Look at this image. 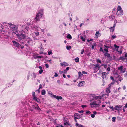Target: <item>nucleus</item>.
<instances>
[{
    "mask_svg": "<svg viewBox=\"0 0 127 127\" xmlns=\"http://www.w3.org/2000/svg\"><path fill=\"white\" fill-rule=\"evenodd\" d=\"M23 32L22 31L15 33L18 38L17 41L20 43L15 41H13L12 42L14 45L17 47L19 48L21 46L20 44H24L25 43L26 41L25 40L27 36L26 35L23 34Z\"/></svg>",
    "mask_w": 127,
    "mask_h": 127,
    "instance_id": "obj_1",
    "label": "nucleus"
},
{
    "mask_svg": "<svg viewBox=\"0 0 127 127\" xmlns=\"http://www.w3.org/2000/svg\"><path fill=\"white\" fill-rule=\"evenodd\" d=\"M42 11L40 10L37 13L36 17L35 18V19L36 20V21H39L40 19L42 17Z\"/></svg>",
    "mask_w": 127,
    "mask_h": 127,
    "instance_id": "obj_2",
    "label": "nucleus"
},
{
    "mask_svg": "<svg viewBox=\"0 0 127 127\" xmlns=\"http://www.w3.org/2000/svg\"><path fill=\"white\" fill-rule=\"evenodd\" d=\"M118 69L119 70H120V72L121 73H124L126 71V68L124 67L123 68L122 66H121L118 67Z\"/></svg>",
    "mask_w": 127,
    "mask_h": 127,
    "instance_id": "obj_3",
    "label": "nucleus"
},
{
    "mask_svg": "<svg viewBox=\"0 0 127 127\" xmlns=\"http://www.w3.org/2000/svg\"><path fill=\"white\" fill-rule=\"evenodd\" d=\"M90 105L92 107H96L99 106V105L97 104L96 102L94 101L93 103L90 104Z\"/></svg>",
    "mask_w": 127,
    "mask_h": 127,
    "instance_id": "obj_4",
    "label": "nucleus"
},
{
    "mask_svg": "<svg viewBox=\"0 0 127 127\" xmlns=\"http://www.w3.org/2000/svg\"><path fill=\"white\" fill-rule=\"evenodd\" d=\"M51 97L56 98L58 100H61L62 99V97L61 96H56L55 95H53L51 96Z\"/></svg>",
    "mask_w": 127,
    "mask_h": 127,
    "instance_id": "obj_5",
    "label": "nucleus"
},
{
    "mask_svg": "<svg viewBox=\"0 0 127 127\" xmlns=\"http://www.w3.org/2000/svg\"><path fill=\"white\" fill-rule=\"evenodd\" d=\"M122 106L121 105L115 106V107L112 109V110L113 111H114V110L119 111L121 108Z\"/></svg>",
    "mask_w": 127,
    "mask_h": 127,
    "instance_id": "obj_6",
    "label": "nucleus"
},
{
    "mask_svg": "<svg viewBox=\"0 0 127 127\" xmlns=\"http://www.w3.org/2000/svg\"><path fill=\"white\" fill-rule=\"evenodd\" d=\"M94 98L95 99H100L102 98L103 97L100 96H96L94 95L93 96Z\"/></svg>",
    "mask_w": 127,
    "mask_h": 127,
    "instance_id": "obj_7",
    "label": "nucleus"
},
{
    "mask_svg": "<svg viewBox=\"0 0 127 127\" xmlns=\"http://www.w3.org/2000/svg\"><path fill=\"white\" fill-rule=\"evenodd\" d=\"M111 88V84H109L108 87L106 89V92L107 93H109L110 92V89Z\"/></svg>",
    "mask_w": 127,
    "mask_h": 127,
    "instance_id": "obj_8",
    "label": "nucleus"
},
{
    "mask_svg": "<svg viewBox=\"0 0 127 127\" xmlns=\"http://www.w3.org/2000/svg\"><path fill=\"white\" fill-rule=\"evenodd\" d=\"M33 29L37 31H39L41 29V28L38 26H34L33 27Z\"/></svg>",
    "mask_w": 127,
    "mask_h": 127,
    "instance_id": "obj_9",
    "label": "nucleus"
},
{
    "mask_svg": "<svg viewBox=\"0 0 127 127\" xmlns=\"http://www.w3.org/2000/svg\"><path fill=\"white\" fill-rule=\"evenodd\" d=\"M33 99L34 101L37 102L38 103H41L40 99L36 97H33Z\"/></svg>",
    "mask_w": 127,
    "mask_h": 127,
    "instance_id": "obj_10",
    "label": "nucleus"
},
{
    "mask_svg": "<svg viewBox=\"0 0 127 127\" xmlns=\"http://www.w3.org/2000/svg\"><path fill=\"white\" fill-rule=\"evenodd\" d=\"M106 72H103L102 73V77L104 79H106Z\"/></svg>",
    "mask_w": 127,
    "mask_h": 127,
    "instance_id": "obj_11",
    "label": "nucleus"
},
{
    "mask_svg": "<svg viewBox=\"0 0 127 127\" xmlns=\"http://www.w3.org/2000/svg\"><path fill=\"white\" fill-rule=\"evenodd\" d=\"M61 65L62 66H63L64 65L65 66H68L69 64L65 62H64L63 63H60Z\"/></svg>",
    "mask_w": 127,
    "mask_h": 127,
    "instance_id": "obj_12",
    "label": "nucleus"
},
{
    "mask_svg": "<svg viewBox=\"0 0 127 127\" xmlns=\"http://www.w3.org/2000/svg\"><path fill=\"white\" fill-rule=\"evenodd\" d=\"M34 58L35 59L41 58L42 57L41 56H39L38 54L34 55L33 56Z\"/></svg>",
    "mask_w": 127,
    "mask_h": 127,
    "instance_id": "obj_13",
    "label": "nucleus"
},
{
    "mask_svg": "<svg viewBox=\"0 0 127 127\" xmlns=\"http://www.w3.org/2000/svg\"><path fill=\"white\" fill-rule=\"evenodd\" d=\"M9 24L10 26V27L11 28L13 29H15V28L16 27V26L15 25L13 24H11V23H10Z\"/></svg>",
    "mask_w": 127,
    "mask_h": 127,
    "instance_id": "obj_14",
    "label": "nucleus"
},
{
    "mask_svg": "<svg viewBox=\"0 0 127 127\" xmlns=\"http://www.w3.org/2000/svg\"><path fill=\"white\" fill-rule=\"evenodd\" d=\"M115 26L116 23L114 24L113 27H111L109 28L110 31L111 32H113L114 31Z\"/></svg>",
    "mask_w": 127,
    "mask_h": 127,
    "instance_id": "obj_15",
    "label": "nucleus"
},
{
    "mask_svg": "<svg viewBox=\"0 0 127 127\" xmlns=\"http://www.w3.org/2000/svg\"><path fill=\"white\" fill-rule=\"evenodd\" d=\"M94 65L95 66V67L94 68V70H95V69H96V68L99 69L100 68V66H99V64H96Z\"/></svg>",
    "mask_w": 127,
    "mask_h": 127,
    "instance_id": "obj_16",
    "label": "nucleus"
},
{
    "mask_svg": "<svg viewBox=\"0 0 127 127\" xmlns=\"http://www.w3.org/2000/svg\"><path fill=\"white\" fill-rule=\"evenodd\" d=\"M118 14L119 15H123V11L122 10L119 11H117L116 14Z\"/></svg>",
    "mask_w": 127,
    "mask_h": 127,
    "instance_id": "obj_17",
    "label": "nucleus"
},
{
    "mask_svg": "<svg viewBox=\"0 0 127 127\" xmlns=\"http://www.w3.org/2000/svg\"><path fill=\"white\" fill-rule=\"evenodd\" d=\"M85 82L84 81H82L79 83L78 84V86L79 87H81L83 86V85H84L85 84Z\"/></svg>",
    "mask_w": 127,
    "mask_h": 127,
    "instance_id": "obj_18",
    "label": "nucleus"
},
{
    "mask_svg": "<svg viewBox=\"0 0 127 127\" xmlns=\"http://www.w3.org/2000/svg\"><path fill=\"white\" fill-rule=\"evenodd\" d=\"M78 114L77 113H75L74 115V119L76 120V119H79V117L78 116Z\"/></svg>",
    "mask_w": 127,
    "mask_h": 127,
    "instance_id": "obj_19",
    "label": "nucleus"
},
{
    "mask_svg": "<svg viewBox=\"0 0 127 127\" xmlns=\"http://www.w3.org/2000/svg\"><path fill=\"white\" fill-rule=\"evenodd\" d=\"M64 125H68L71 127L72 126L69 123V121L66 122H64Z\"/></svg>",
    "mask_w": 127,
    "mask_h": 127,
    "instance_id": "obj_20",
    "label": "nucleus"
},
{
    "mask_svg": "<svg viewBox=\"0 0 127 127\" xmlns=\"http://www.w3.org/2000/svg\"><path fill=\"white\" fill-rule=\"evenodd\" d=\"M110 20L111 21L113 20L115 18V16L112 15H111L109 17Z\"/></svg>",
    "mask_w": 127,
    "mask_h": 127,
    "instance_id": "obj_21",
    "label": "nucleus"
},
{
    "mask_svg": "<svg viewBox=\"0 0 127 127\" xmlns=\"http://www.w3.org/2000/svg\"><path fill=\"white\" fill-rule=\"evenodd\" d=\"M75 125L76 126L78 127H84V126L83 125L78 123H76L75 124Z\"/></svg>",
    "mask_w": 127,
    "mask_h": 127,
    "instance_id": "obj_22",
    "label": "nucleus"
},
{
    "mask_svg": "<svg viewBox=\"0 0 127 127\" xmlns=\"http://www.w3.org/2000/svg\"><path fill=\"white\" fill-rule=\"evenodd\" d=\"M33 77L32 78V79H33V78H35L36 77V75L35 74V73H33L31 75Z\"/></svg>",
    "mask_w": 127,
    "mask_h": 127,
    "instance_id": "obj_23",
    "label": "nucleus"
},
{
    "mask_svg": "<svg viewBox=\"0 0 127 127\" xmlns=\"http://www.w3.org/2000/svg\"><path fill=\"white\" fill-rule=\"evenodd\" d=\"M41 94L42 95H45L46 93V91L44 89L41 92Z\"/></svg>",
    "mask_w": 127,
    "mask_h": 127,
    "instance_id": "obj_24",
    "label": "nucleus"
},
{
    "mask_svg": "<svg viewBox=\"0 0 127 127\" xmlns=\"http://www.w3.org/2000/svg\"><path fill=\"white\" fill-rule=\"evenodd\" d=\"M93 45L92 46L91 48L92 49H93L94 48V46H96V43L95 42H94L93 43Z\"/></svg>",
    "mask_w": 127,
    "mask_h": 127,
    "instance_id": "obj_25",
    "label": "nucleus"
},
{
    "mask_svg": "<svg viewBox=\"0 0 127 127\" xmlns=\"http://www.w3.org/2000/svg\"><path fill=\"white\" fill-rule=\"evenodd\" d=\"M122 8L120 6H118L117 8V11H119L120 10H121Z\"/></svg>",
    "mask_w": 127,
    "mask_h": 127,
    "instance_id": "obj_26",
    "label": "nucleus"
},
{
    "mask_svg": "<svg viewBox=\"0 0 127 127\" xmlns=\"http://www.w3.org/2000/svg\"><path fill=\"white\" fill-rule=\"evenodd\" d=\"M67 38H69L70 39H71L72 38V37L71 35L69 34H68L67 36Z\"/></svg>",
    "mask_w": 127,
    "mask_h": 127,
    "instance_id": "obj_27",
    "label": "nucleus"
},
{
    "mask_svg": "<svg viewBox=\"0 0 127 127\" xmlns=\"http://www.w3.org/2000/svg\"><path fill=\"white\" fill-rule=\"evenodd\" d=\"M96 61L97 62V63H101V60L99 59H96Z\"/></svg>",
    "mask_w": 127,
    "mask_h": 127,
    "instance_id": "obj_28",
    "label": "nucleus"
},
{
    "mask_svg": "<svg viewBox=\"0 0 127 127\" xmlns=\"http://www.w3.org/2000/svg\"><path fill=\"white\" fill-rule=\"evenodd\" d=\"M99 34L100 33L98 31H97L96 32V33L95 36L97 37H98V36L99 35Z\"/></svg>",
    "mask_w": 127,
    "mask_h": 127,
    "instance_id": "obj_29",
    "label": "nucleus"
},
{
    "mask_svg": "<svg viewBox=\"0 0 127 127\" xmlns=\"http://www.w3.org/2000/svg\"><path fill=\"white\" fill-rule=\"evenodd\" d=\"M105 56H107V57H110V55L109 54L107 53H105L104 54Z\"/></svg>",
    "mask_w": 127,
    "mask_h": 127,
    "instance_id": "obj_30",
    "label": "nucleus"
},
{
    "mask_svg": "<svg viewBox=\"0 0 127 127\" xmlns=\"http://www.w3.org/2000/svg\"><path fill=\"white\" fill-rule=\"evenodd\" d=\"M122 48H121V49L120 50V51H118V54H121L122 53Z\"/></svg>",
    "mask_w": 127,
    "mask_h": 127,
    "instance_id": "obj_31",
    "label": "nucleus"
},
{
    "mask_svg": "<svg viewBox=\"0 0 127 127\" xmlns=\"http://www.w3.org/2000/svg\"><path fill=\"white\" fill-rule=\"evenodd\" d=\"M75 61L76 62H78L79 61V58L78 57L76 58L75 59Z\"/></svg>",
    "mask_w": 127,
    "mask_h": 127,
    "instance_id": "obj_32",
    "label": "nucleus"
},
{
    "mask_svg": "<svg viewBox=\"0 0 127 127\" xmlns=\"http://www.w3.org/2000/svg\"><path fill=\"white\" fill-rule=\"evenodd\" d=\"M71 46H66V49L68 50H70L71 48Z\"/></svg>",
    "mask_w": 127,
    "mask_h": 127,
    "instance_id": "obj_33",
    "label": "nucleus"
},
{
    "mask_svg": "<svg viewBox=\"0 0 127 127\" xmlns=\"http://www.w3.org/2000/svg\"><path fill=\"white\" fill-rule=\"evenodd\" d=\"M81 39L84 42L85 41V39L82 36H80Z\"/></svg>",
    "mask_w": 127,
    "mask_h": 127,
    "instance_id": "obj_34",
    "label": "nucleus"
},
{
    "mask_svg": "<svg viewBox=\"0 0 127 127\" xmlns=\"http://www.w3.org/2000/svg\"><path fill=\"white\" fill-rule=\"evenodd\" d=\"M52 54V50H50L49 52H48V54L49 55H50Z\"/></svg>",
    "mask_w": 127,
    "mask_h": 127,
    "instance_id": "obj_35",
    "label": "nucleus"
},
{
    "mask_svg": "<svg viewBox=\"0 0 127 127\" xmlns=\"http://www.w3.org/2000/svg\"><path fill=\"white\" fill-rule=\"evenodd\" d=\"M34 33H35V34L36 36H38L39 35V32H34Z\"/></svg>",
    "mask_w": 127,
    "mask_h": 127,
    "instance_id": "obj_36",
    "label": "nucleus"
},
{
    "mask_svg": "<svg viewBox=\"0 0 127 127\" xmlns=\"http://www.w3.org/2000/svg\"><path fill=\"white\" fill-rule=\"evenodd\" d=\"M119 59H121L122 60H124L125 59V58L123 57H120L119 58Z\"/></svg>",
    "mask_w": 127,
    "mask_h": 127,
    "instance_id": "obj_37",
    "label": "nucleus"
},
{
    "mask_svg": "<svg viewBox=\"0 0 127 127\" xmlns=\"http://www.w3.org/2000/svg\"><path fill=\"white\" fill-rule=\"evenodd\" d=\"M63 120L65 122H66L68 121V120H67V119L66 118H64L63 119Z\"/></svg>",
    "mask_w": 127,
    "mask_h": 127,
    "instance_id": "obj_38",
    "label": "nucleus"
},
{
    "mask_svg": "<svg viewBox=\"0 0 127 127\" xmlns=\"http://www.w3.org/2000/svg\"><path fill=\"white\" fill-rule=\"evenodd\" d=\"M95 102H96V103H97V104H99V103H101L99 99L97 100Z\"/></svg>",
    "mask_w": 127,
    "mask_h": 127,
    "instance_id": "obj_39",
    "label": "nucleus"
},
{
    "mask_svg": "<svg viewBox=\"0 0 127 127\" xmlns=\"http://www.w3.org/2000/svg\"><path fill=\"white\" fill-rule=\"evenodd\" d=\"M123 78L122 77H119V78L118 80L120 81H121L122 80H123Z\"/></svg>",
    "mask_w": 127,
    "mask_h": 127,
    "instance_id": "obj_40",
    "label": "nucleus"
},
{
    "mask_svg": "<svg viewBox=\"0 0 127 127\" xmlns=\"http://www.w3.org/2000/svg\"><path fill=\"white\" fill-rule=\"evenodd\" d=\"M104 47L105 48H106L108 50V48H110V47L109 46H107V45H104Z\"/></svg>",
    "mask_w": 127,
    "mask_h": 127,
    "instance_id": "obj_41",
    "label": "nucleus"
},
{
    "mask_svg": "<svg viewBox=\"0 0 127 127\" xmlns=\"http://www.w3.org/2000/svg\"><path fill=\"white\" fill-rule=\"evenodd\" d=\"M79 76H81L83 74L82 73V72H79Z\"/></svg>",
    "mask_w": 127,
    "mask_h": 127,
    "instance_id": "obj_42",
    "label": "nucleus"
},
{
    "mask_svg": "<svg viewBox=\"0 0 127 127\" xmlns=\"http://www.w3.org/2000/svg\"><path fill=\"white\" fill-rule=\"evenodd\" d=\"M32 107L33 109L34 110V109H36V107L35 105H33L32 106Z\"/></svg>",
    "mask_w": 127,
    "mask_h": 127,
    "instance_id": "obj_43",
    "label": "nucleus"
},
{
    "mask_svg": "<svg viewBox=\"0 0 127 127\" xmlns=\"http://www.w3.org/2000/svg\"><path fill=\"white\" fill-rule=\"evenodd\" d=\"M116 37V36H115L114 35H113L111 37V38L112 39H114Z\"/></svg>",
    "mask_w": 127,
    "mask_h": 127,
    "instance_id": "obj_44",
    "label": "nucleus"
},
{
    "mask_svg": "<svg viewBox=\"0 0 127 127\" xmlns=\"http://www.w3.org/2000/svg\"><path fill=\"white\" fill-rule=\"evenodd\" d=\"M32 95L33 96V97H36L35 96V93L34 92H32Z\"/></svg>",
    "mask_w": 127,
    "mask_h": 127,
    "instance_id": "obj_45",
    "label": "nucleus"
},
{
    "mask_svg": "<svg viewBox=\"0 0 127 127\" xmlns=\"http://www.w3.org/2000/svg\"><path fill=\"white\" fill-rule=\"evenodd\" d=\"M115 120V117H113L112 118V120L113 122H114Z\"/></svg>",
    "mask_w": 127,
    "mask_h": 127,
    "instance_id": "obj_46",
    "label": "nucleus"
},
{
    "mask_svg": "<svg viewBox=\"0 0 127 127\" xmlns=\"http://www.w3.org/2000/svg\"><path fill=\"white\" fill-rule=\"evenodd\" d=\"M114 47H115V48L116 49H118L119 48V46H117L115 44H114Z\"/></svg>",
    "mask_w": 127,
    "mask_h": 127,
    "instance_id": "obj_47",
    "label": "nucleus"
},
{
    "mask_svg": "<svg viewBox=\"0 0 127 127\" xmlns=\"http://www.w3.org/2000/svg\"><path fill=\"white\" fill-rule=\"evenodd\" d=\"M104 51L106 53H107L108 52V50L106 48L104 49Z\"/></svg>",
    "mask_w": 127,
    "mask_h": 127,
    "instance_id": "obj_48",
    "label": "nucleus"
},
{
    "mask_svg": "<svg viewBox=\"0 0 127 127\" xmlns=\"http://www.w3.org/2000/svg\"><path fill=\"white\" fill-rule=\"evenodd\" d=\"M37 107H36V109H37V110H40V108L39 107V106L38 105V104H37Z\"/></svg>",
    "mask_w": 127,
    "mask_h": 127,
    "instance_id": "obj_49",
    "label": "nucleus"
},
{
    "mask_svg": "<svg viewBox=\"0 0 127 127\" xmlns=\"http://www.w3.org/2000/svg\"><path fill=\"white\" fill-rule=\"evenodd\" d=\"M43 71V70L42 69H40L39 71V74H41Z\"/></svg>",
    "mask_w": 127,
    "mask_h": 127,
    "instance_id": "obj_50",
    "label": "nucleus"
},
{
    "mask_svg": "<svg viewBox=\"0 0 127 127\" xmlns=\"http://www.w3.org/2000/svg\"><path fill=\"white\" fill-rule=\"evenodd\" d=\"M100 51H102L103 52H104V50L102 49V47H100Z\"/></svg>",
    "mask_w": 127,
    "mask_h": 127,
    "instance_id": "obj_51",
    "label": "nucleus"
},
{
    "mask_svg": "<svg viewBox=\"0 0 127 127\" xmlns=\"http://www.w3.org/2000/svg\"><path fill=\"white\" fill-rule=\"evenodd\" d=\"M45 66L46 68H48L49 67V65L48 64H46L45 65Z\"/></svg>",
    "mask_w": 127,
    "mask_h": 127,
    "instance_id": "obj_52",
    "label": "nucleus"
},
{
    "mask_svg": "<svg viewBox=\"0 0 127 127\" xmlns=\"http://www.w3.org/2000/svg\"><path fill=\"white\" fill-rule=\"evenodd\" d=\"M30 111H33L34 110L32 107H30L29 108Z\"/></svg>",
    "mask_w": 127,
    "mask_h": 127,
    "instance_id": "obj_53",
    "label": "nucleus"
},
{
    "mask_svg": "<svg viewBox=\"0 0 127 127\" xmlns=\"http://www.w3.org/2000/svg\"><path fill=\"white\" fill-rule=\"evenodd\" d=\"M93 39H91L90 40H87V41L88 42H89L90 41H93Z\"/></svg>",
    "mask_w": 127,
    "mask_h": 127,
    "instance_id": "obj_54",
    "label": "nucleus"
},
{
    "mask_svg": "<svg viewBox=\"0 0 127 127\" xmlns=\"http://www.w3.org/2000/svg\"><path fill=\"white\" fill-rule=\"evenodd\" d=\"M87 106L86 105H82L81 106L83 108H85Z\"/></svg>",
    "mask_w": 127,
    "mask_h": 127,
    "instance_id": "obj_55",
    "label": "nucleus"
},
{
    "mask_svg": "<svg viewBox=\"0 0 127 127\" xmlns=\"http://www.w3.org/2000/svg\"><path fill=\"white\" fill-rule=\"evenodd\" d=\"M58 76V75L57 73L56 72L55 73L54 76L55 77H57Z\"/></svg>",
    "mask_w": 127,
    "mask_h": 127,
    "instance_id": "obj_56",
    "label": "nucleus"
},
{
    "mask_svg": "<svg viewBox=\"0 0 127 127\" xmlns=\"http://www.w3.org/2000/svg\"><path fill=\"white\" fill-rule=\"evenodd\" d=\"M91 113L89 111H86V114H90Z\"/></svg>",
    "mask_w": 127,
    "mask_h": 127,
    "instance_id": "obj_57",
    "label": "nucleus"
},
{
    "mask_svg": "<svg viewBox=\"0 0 127 127\" xmlns=\"http://www.w3.org/2000/svg\"><path fill=\"white\" fill-rule=\"evenodd\" d=\"M48 94H51L53 95H54L52 93L51 91L48 92Z\"/></svg>",
    "mask_w": 127,
    "mask_h": 127,
    "instance_id": "obj_58",
    "label": "nucleus"
},
{
    "mask_svg": "<svg viewBox=\"0 0 127 127\" xmlns=\"http://www.w3.org/2000/svg\"><path fill=\"white\" fill-rule=\"evenodd\" d=\"M91 116L92 118H94L95 117V116L94 115V114H92L91 115Z\"/></svg>",
    "mask_w": 127,
    "mask_h": 127,
    "instance_id": "obj_59",
    "label": "nucleus"
},
{
    "mask_svg": "<svg viewBox=\"0 0 127 127\" xmlns=\"http://www.w3.org/2000/svg\"><path fill=\"white\" fill-rule=\"evenodd\" d=\"M63 72L64 74H66L67 73V71L66 70H64Z\"/></svg>",
    "mask_w": 127,
    "mask_h": 127,
    "instance_id": "obj_60",
    "label": "nucleus"
},
{
    "mask_svg": "<svg viewBox=\"0 0 127 127\" xmlns=\"http://www.w3.org/2000/svg\"><path fill=\"white\" fill-rule=\"evenodd\" d=\"M107 71L108 72L110 71V67H108L107 68Z\"/></svg>",
    "mask_w": 127,
    "mask_h": 127,
    "instance_id": "obj_61",
    "label": "nucleus"
},
{
    "mask_svg": "<svg viewBox=\"0 0 127 127\" xmlns=\"http://www.w3.org/2000/svg\"><path fill=\"white\" fill-rule=\"evenodd\" d=\"M42 85L41 84H40L39 85V89H40L42 88Z\"/></svg>",
    "mask_w": 127,
    "mask_h": 127,
    "instance_id": "obj_62",
    "label": "nucleus"
},
{
    "mask_svg": "<svg viewBox=\"0 0 127 127\" xmlns=\"http://www.w3.org/2000/svg\"><path fill=\"white\" fill-rule=\"evenodd\" d=\"M127 107V103H126L124 106V108H126Z\"/></svg>",
    "mask_w": 127,
    "mask_h": 127,
    "instance_id": "obj_63",
    "label": "nucleus"
},
{
    "mask_svg": "<svg viewBox=\"0 0 127 127\" xmlns=\"http://www.w3.org/2000/svg\"><path fill=\"white\" fill-rule=\"evenodd\" d=\"M124 57L125 58H127V52L125 54Z\"/></svg>",
    "mask_w": 127,
    "mask_h": 127,
    "instance_id": "obj_64",
    "label": "nucleus"
}]
</instances>
